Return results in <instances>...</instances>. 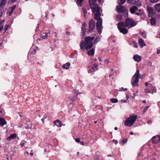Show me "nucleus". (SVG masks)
I'll list each match as a JSON object with an SVG mask.
<instances>
[{"instance_id": "f257e3e1", "label": "nucleus", "mask_w": 160, "mask_h": 160, "mask_svg": "<svg viewBox=\"0 0 160 160\" xmlns=\"http://www.w3.org/2000/svg\"><path fill=\"white\" fill-rule=\"evenodd\" d=\"M89 3L92 12L95 13L94 18L97 21L96 23V27L98 32L101 34L102 32V20L100 18V8L98 6L96 2L92 0H90Z\"/></svg>"}, {"instance_id": "4d7b16f0", "label": "nucleus", "mask_w": 160, "mask_h": 160, "mask_svg": "<svg viewBox=\"0 0 160 160\" xmlns=\"http://www.w3.org/2000/svg\"><path fill=\"white\" fill-rule=\"evenodd\" d=\"M81 144L82 145H84V143L83 142H80Z\"/></svg>"}, {"instance_id": "2f4dec72", "label": "nucleus", "mask_w": 160, "mask_h": 160, "mask_svg": "<svg viewBox=\"0 0 160 160\" xmlns=\"http://www.w3.org/2000/svg\"><path fill=\"white\" fill-rule=\"evenodd\" d=\"M135 14L138 16H139L141 19H142L143 18V16H143V14L142 12H137L135 13Z\"/></svg>"}, {"instance_id": "b1692460", "label": "nucleus", "mask_w": 160, "mask_h": 160, "mask_svg": "<svg viewBox=\"0 0 160 160\" xmlns=\"http://www.w3.org/2000/svg\"><path fill=\"white\" fill-rule=\"evenodd\" d=\"M126 1V0H119L118 1V4L119 5H122L124 4Z\"/></svg>"}, {"instance_id": "aec40b11", "label": "nucleus", "mask_w": 160, "mask_h": 160, "mask_svg": "<svg viewBox=\"0 0 160 160\" xmlns=\"http://www.w3.org/2000/svg\"><path fill=\"white\" fill-rule=\"evenodd\" d=\"M95 50L92 48L88 52V54L89 56H92L94 54Z\"/></svg>"}, {"instance_id": "09e8293b", "label": "nucleus", "mask_w": 160, "mask_h": 160, "mask_svg": "<svg viewBox=\"0 0 160 160\" xmlns=\"http://www.w3.org/2000/svg\"><path fill=\"white\" fill-rule=\"evenodd\" d=\"M98 66V65H97V64H94V65H93V68H96Z\"/></svg>"}, {"instance_id": "c03bdc74", "label": "nucleus", "mask_w": 160, "mask_h": 160, "mask_svg": "<svg viewBox=\"0 0 160 160\" xmlns=\"http://www.w3.org/2000/svg\"><path fill=\"white\" fill-rule=\"evenodd\" d=\"M134 45V47L136 48H137L138 47V44L135 42H133Z\"/></svg>"}, {"instance_id": "423d86ee", "label": "nucleus", "mask_w": 160, "mask_h": 160, "mask_svg": "<svg viewBox=\"0 0 160 160\" xmlns=\"http://www.w3.org/2000/svg\"><path fill=\"white\" fill-rule=\"evenodd\" d=\"M124 23L125 27L129 28L134 27L136 25V23L134 20L129 18L126 19Z\"/></svg>"}, {"instance_id": "dca6fc26", "label": "nucleus", "mask_w": 160, "mask_h": 160, "mask_svg": "<svg viewBox=\"0 0 160 160\" xmlns=\"http://www.w3.org/2000/svg\"><path fill=\"white\" fill-rule=\"evenodd\" d=\"M138 9L137 7L135 6H132L130 8V11L132 13H133L135 12Z\"/></svg>"}, {"instance_id": "bf43d9fd", "label": "nucleus", "mask_w": 160, "mask_h": 160, "mask_svg": "<svg viewBox=\"0 0 160 160\" xmlns=\"http://www.w3.org/2000/svg\"><path fill=\"white\" fill-rule=\"evenodd\" d=\"M2 16V11H0V17Z\"/></svg>"}, {"instance_id": "3c124183", "label": "nucleus", "mask_w": 160, "mask_h": 160, "mask_svg": "<svg viewBox=\"0 0 160 160\" xmlns=\"http://www.w3.org/2000/svg\"><path fill=\"white\" fill-rule=\"evenodd\" d=\"M105 62H107V63H108L109 62V60L108 59H107L105 60Z\"/></svg>"}, {"instance_id": "cd10ccee", "label": "nucleus", "mask_w": 160, "mask_h": 160, "mask_svg": "<svg viewBox=\"0 0 160 160\" xmlns=\"http://www.w3.org/2000/svg\"><path fill=\"white\" fill-rule=\"evenodd\" d=\"M83 0H77V4L79 6H81L83 2Z\"/></svg>"}, {"instance_id": "7ed1b4c3", "label": "nucleus", "mask_w": 160, "mask_h": 160, "mask_svg": "<svg viewBox=\"0 0 160 160\" xmlns=\"http://www.w3.org/2000/svg\"><path fill=\"white\" fill-rule=\"evenodd\" d=\"M141 76L142 77L143 76H142L141 74H139V70H137L135 74L133 76L132 80V84L133 87H134L138 86V79L141 78Z\"/></svg>"}, {"instance_id": "9b49d317", "label": "nucleus", "mask_w": 160, "mask_h": 160, "mask_svg": "<svg viewBox=\"0 0 160 160\" xmlns=\"http://www.w3.org/2000/svg\"><path fill=\"white\" fill-rule=\"evenodd\" d=\"M53 123L54 125L53 126V127H54L55 125H56L58 127H60L62 126V122L58 119L54 121L53 122Z\"/></svg>"}, {"instance_id": "6e6d98bb", "label": "nucleus", "mask_w": 160, "mask_h": 160, "mask_svg": "<svg viewBox=\"0 0 160 160\" xmlns=\"http://www.w3.org/2000/svg\"><path fill=\"white\" fill-rule=\"evenodd\" d=\"M70 34V32L68 31H67L66 32V34L68 35H69Z\"/></svg>"}, {"instance_id": "9d476101", "label": "nucleus", "mask_w": 160, "mask_h": 160, "mask_svg": "<svg viewBox=\"0 0 160 160\" xmlns=\"http://www.w3.org/2000/svg\"><path fill=\"white\" fill-rule=\"evenodd\" d=\"M160 141V136L159 135L155 136L153 137L152 139V142L153 143L156 144Z\"/></svg>"}, {"instance_id": "bb28decb", "label": "nucleus", "mask_w": 160, "mask_h": 160, "mask_svg": "<svg viewBox=\"0 0 160 160\" xmlns=\"http://www.w3.org/2000/svg\"><path fill=\"white\" fill-rule=\"evenodd\" d=\"M45 34V35L42 36V37L44 39H46L47 38L48 36V34H50V32H49L48 31V32H46Z\"/></svg>"}, {"instance_id": "13d9d810", "label": "nucleus", "mask_w": 160, "mask_h": 160, "mask_svg": "<svg viewBox=\"0 0 160 160\" xmlns=\"http://www.w3.org/2000/svg\"><path fill=\"white\" fill-rule=\"evenodd\" d=\"M160 53V50H158L157 51V53L159 54Z\"/></svg>"}, {"instance_id": "f704fd0d", "label": "nucleus", "mask_w": 160, "mask_h": 160, "mask_svg": "<svg viewBox=\"0 0 160 160\" xmlns=\"http://www.w3.org/2000/svg\"><path fill=\"white\" fill-rule=\"evenodd\" d=\"M124 13L123 14V16L124 17L126 18L128 17V13L127 12H126L125 11V12H124Z\"/></svg>"}, {"instance_id": "ea45409f", "label": "nucleus", "mask_w": 160, "mask_h": 160, "mask_svg": "<svg viewBox=\"0 0 160 160\" xmlns=\"http://www.w3.org/2000/svg\"><path fill=\"white\" fill-rule=\"evenodd\" d=\"M25 143L24 142L22 141L20 143V145L21 147H22L24 146Z\"/></svg>"}, {"instance_id": "473e14b6", "label": "nucleus", "mask_w": 160, "mask_h": 160, "mask_svg": "<svg viewBox=\"0 0 160 160\" xmlns=\"http://www.w3.org/2000/svg\"><path fill=\"white\" fill-rule=\"evenodd\" d=\"M149 108V106H147L145 107L143 110V113H144Z\"/></svg>"}, {"instance_id": "2eb2a0df", "label": "nucleus", "mask_w": 160, "mask_h": 160, "mask_svg": "<svg viewBox=\"0 0 160 160\" xmlns=\"http://www.w3.org/2000/svg\"><path fill=\"white\" fill-rule=\"evenodd\" d=\"M7 123V122L5 121L4 118L0 117V124L2 127H3L4 125Z\"/></svg>"}, {"instance_id": "774afa93", "label": "nucleus", "mask_w": 160, "mask_h": 160, "mask_svg": "<svg viewBox=\"0 0 160 160\" xmlns=\"http://www.w3.org/2000/svg\"><path fill=\"white\" fill-rule=\"evenodd\" d=\"M98 59L100 61H102L100 57L98 58Z\"/></svg>"}, {"instance_id": "f03ea898", "label": "nucleus", "mask_w": 160, "mask_h": 160, "mask_svg": "<svg viewBox=\"0 0 160 160\" xmlns=\"http://www.w3.org/2000/svg\"><path fill=\"white\" fill-rule=\"evenodd\" d=\"M93 37H86L84 39L85 42L83 40H81L80 42V46L82 50H85L84 47L86 49L91 48L93 45L92 41L94 39Z\"/></svg>"}, {"instance_id": "412c9836", "label": "nucleus", "mask_w": 160, "mask_h": 160, "mask_svg": "<svg viewBox=\"0 0 160 160\" xmlns=\"http://www.w3.org/2000/svg\"><path fill=\"white\" fill-rule=\"evenodd\" d=\"M100 38L99 37H97L94 41V42H93L94 44H97V43L100 41Z\"/></svg>"}, {"instance_id": "6ab92c4d", "label": "nucleus", "mask_w": 160, "mask_h": 160, "mask_svg": "<svg viewBox=\"0 0 160 160\" xmlns=\"http://www.w3.org/2000/svg\"><path fill=\"white\" fill-rule=\"evenodd\" d=\"M140 0H133L134 4L138 6H141L142 5V3L140 1Z\"/></svg>"}, {"instance_id": "4468645a", "label": "nucleus", "mask_w": 160, "mask_h": 160, "mask_svg": "<svg viewBox=\"0 0 160 160\" xmlns=\"http://www.w3.org/2000/svg\"><path fill=\"white\" fill-rule=\"evenodd\" d=\"M86 23L85 22H83L82 26V34L84 36L85 34V28Z\"/></svg>"}, {"instance_id": "58836bf2", "label": "nucleus", "mask_w": 160, "mask_h": 160, "mask_svg": "<svg viewBox=\"0 0 160 160\" xmlns=\"http://www.w3.org/2000/svg\"><path fill=\"white\" fill-rule=\"evenodd\" d=\"M127 139L124 138L122 140V142L123 143H126L127 142Z\"/></svg>"}, {"instance_id": "e2e57ef3", "label": "nucleus", "mask_w": 160, "mask_h": 160, "mask_svg": "<svg viewBox=\"0 0 160 160\" xmlns=\"http://www.w3.org/2000/svg\"><path fill=\"white\" fill-rule=\"evenodd\" d=\"M148 85V82H146L145 83V85L146 86H147Z\"/></svg>"}, {"instance_id": "37998d69", "label": "nucleus", "mask_w": 160, "mask_h": 160, "mask_svg": "<svg viewBox=\"0 0 160 160\" xmlns=\"http://www.w3.org/2000/svg\"><path fill=\"white\" fill-rule=\"evenodd\" d=\"M112 141H113V142H114L115 143V144L116 145L118 143V141L116 140L113 139V140Z\"/></svg>"}, {"instance_id": "4c0bfd02", "label": "nucleus", "mask_w": 160, "mask_h": 160, "mask_svg": "<svg viewBox=\"0 0 160 160\" xmlns=\"http://www.w3.org/2000/svg\"><path fill=\"white\" fill-rule=\"evenodd\" d=\"M77 98V96H73V97H69V98L70 99V100H73V99H75V98Z\"/></svg>"}, {"instance_id": "a19ab883", "label": "nucleus", "mask_w": 160, "mask_h": 160, "mask_svg": "<svg viewBox=\"0 0 160 160\" xmlns=\"http://www.w3.org/2000/svg\"><path fill=\"white\" fill-rule=\"evenodd\" d=\"M100 159V157L98 156H97L95 157L94 160H98Z\"/></svg>"}, {"instance_id": "a211bd4d", "label": "nucleus", "mask_w": 160, "mask_h": 160, "mask_svg": "<svg viewBox=\"0 0 160 160\" xmlns=\"http://www.w3.org/2000/svg\"><path fill=\"white\" fill-rule=\"evenodd\" d=\"M70 65V63L69 62H67L65 64H64L62 65V68L64 69H68L69 68Z\"/></svg>"}, {"instance_id": "5701e85b", "label": "nucleus", "mask_w": 160, "mask_h": 160, "mask_svg": "<svg viewBox=\"0 0 160 160\" xmlns=\"http://www.w3.org/2000/svg\"><path fill=\"white\" fill-rule=\"evenodd\" d=\"M151 24L152 25H155L156 24V20L154 18H152L151 19Z\"/></svg>"}, {"instance_id": "0eeeda50", "label": "nucleus", "mask_w": 160, "mask_h": 160, "mask_svg": "<svg viewBox=\"0 0 160 160\" xmlns=\"http://www.w3.org/2000/svg\"><path fill=\"white\" fill-rule=\"evenodd\" d=\"M147 9L150 17H152L155 15L156 12L153 8L151 6H148L147 8Z\"/></svg>"}, {"instance_id": "72a5a7b5", "label": "nucleus", "mask_w": 160, "mask_h": 160, "mask_svg": "<svg viewBox=\"0 0 160 160\" xmlns=\"http://www.w3.org/2000/svg\"><path fill=\"white\" fill-rule=\"evenodd\" d=\"M144 92L146 93H151V91H150V89H148V88L145 89Z\"/></svg>"}, {"instance_id": "49530a36", "label": "nucleus", "mask_w": 160, "mask_h": 160, "mask_svg": "<svg viewBox=\"0 0 160 160\" xmlns=\"http://www.w3.org/2000/svg\"><path fill=\"white\" fill-rule=\"evenodd\" d=\"M83 12L84 14H86L87 13V10L85 9L84 8H83Z\"/></svg>"}, {"instance_id": "c756f323", "label": "nucleus", "mask_w": 160, "mask_h": 160, "mask_svg": "<svg viewBox=\"0 0 160 160\" xmlns=\"http://www.w3.org/2000/svg\"><path fill=\"white\" fill-rule=\"evenodd\" d=\"M95 71L94 68L92 67L91 68H90L88 71V72L89 73H91Z\"/></svg>"}, {"instance_id": "8fccbe9b", "label": "nucleus", "mask_w": 160, "mask_h": 160, "mask_svg": "<svg viewBox=\"0 0 160 160\" xmlns=\"http://www.w3.org/2000/svg\"><path fill=\"white\" fill-rule=\"evenodd\" d=\"M3 28V25H1L0 26V32L2 30Z\"/></svg>"}, {"instance_id": "052dcab7", "label": "nucleus", "mask_w": 160, "mask_h": 160, "mask_svg": "<svg viewBox=\"0 0 160 160\" xmlns=\"http://www.w3.org/2000/svg\"><path fill=\"white\" fill-rule=\"evenodd\" d=\"M41 120L42 122L44 123V118H42L41 119Z\"/></svg>"}, {"instance_id": "603ef678", "label": "nucleus", "mask_w": 160, "mask_h": 160, "mask_svg": "<svg viewBox=\"0 0 160 160\" xmlns=\"http://www.w3.org/2000/svg\"><path fill=\"white\" fill-rule=\"evenodd\" d=\"M152 123V121L150 120H148L147 122L148 124H150Z\"/></svg>"}, {"instance_id": "a18cd8bd", "label": "nucleus", "mask_w": 160, "mask_h": 160, "mask_svg": "<svg viewBox=\"0 0 160 160\" xmlns=\"http://www.w3.org/2000/svg\"><path fill=\"white\" fill-rule=\"evenodd\" d=\"M152 85H151L150 86L148 87V89H150V91H151V90L152 89Z\"/></svg>"}, {"instance_id": "e433bc0d", "label": "nucleus", "mask_w": 160, "mask_h": 160, "mask_svg": "<svg viewBox=\"0 0 160 160\" xmlns=\"http://www.w3.org/2000/svg\"><path fill=\"white\" fill-rule=\"evenodd\" d=\"M128 2L129 3H131L132 4H133V0H128Z\"/></svg>"}, {"instance_id": "f3484780", "label": "nucleus", "mask_w": 160, "mask_h": 160, "mask_svg": "<svg viewBox=\"0 0 160 160\" xmlns=\"http://www.w3.org/2000/svg\"><path fill=\"white\" fill-rule=\"evenodd\" d=\"M138 43L142 47H143L144 46L146 45L144 42L143 40L141 38L138 39Z\"/></svg>"}, {"instance_id": "5fc2aeb1", "label": "nucleus", "mask_w": 160, "mask_h": 160, "mask_svg": "<svg viewBox=\"0 0 160 160\" xmlns=\"http://www.w3.org/2000/svg\"><path fill=\"white\" fill-rule=\"evenodd\" d=\"M13 12H12V11H11L9 12V13H8V15H9V16H10V15H11L12 13Z\"/></svg>"}, {"instance_id": "4be33fe9", "label": "nucleus", "mask_w": 160, "mask_h": 160, "mask_svg": "<svg viewBox=\"0 0 160 160\" xmlns=\"http://www.w3.org/2000/svg\"><path fill=\"white\" fill-rule=\"evenodd\" d=\"M155 8L157 11L160 12V3L156 4Z\"/></svg>"}, {"instance_id": "ddd939ff", "label": "nucleus", "mask_w": 160, "mask_h": 160, "mask_svg": "<svg viewBox=\"0 0 160 160\" xmlns=\"http://www.w3.org/2000/svg\"><path fill=\"white\" fill-rule=\"evenodd\" d=\"M133 58L135 61L138 62L141 60L142 58L140 56L137 54L134 56Z\"/></svg>"}, {"instance_id": "864d4df0", "label": "nucleus", "mask_w": 160, "mask_h": 160, "mask_svg": "<svg viewBox=\"0 0 160 160\" xmlns=\"http://www.w3.org/2000/svg\"><path fill=\"white\" fill-rule=\"evenodd\" d=\"M121 101L123 103H126L127 102L126 100H123L122 99L121 100Z\"/></svg>"}, {"instance_id": "0e129e2a", "label": "nucleus", "mask_w": 160, "mask_h": 160, "mask_svg": "<svg viewBox=\"0 0 160 160\" xmlns=\"http://www.w3.org/2000/svg\"><path fill=\"white\" fill-rule=\"evenodd\" d=\"M130 134L131 135H132L133 134V132H130Z\"/></svg>"}, {"instance_id": "c85d7f7f", "label": "nucleus", "mask_w": 160, "mask_h": 160, "mask_svg": "<svg viewBox=\"0 0 160 160\" xmlns=\"http://www.w3.org/2000/svg\"><path fill=\"white\" fill-rule=\"evenodd\" d=\"M111 102L112 103H117L118 102V100L116 98H112L110 99Z\"/></svg>"}, {"instance_id": "79ce46f5", "label": "nucleus", "mask_w": 160, "mask_h": 160, "mask_svg": "<svg viewBox=\"0 0 160 160\" xmlns=\"http://www.w3.org/2000/svg\"><path fill=\"white\" fill-rule=\"evenodd\" d=\"M75 141L77 142H80V140L79 138H77L75 139Z\"/></svg>"}, {"instance_id": "393cba45", "label": "nucleus", "mask_w": 160, "mask_h": 160, "mask_svg": "<svg viewBox=\"0 0 160 160\" xmlns=\"http://www.w3.org/2000/svg\"><path fill=\"white\" fill-rule=\"evenodd\" d=\"M7 0H2L0 3V8H2L3 6L5 4Z\"/></svg>"}, {"instance_id": "a878e982", "label": "nucleus", "mask_w": 160, "mask_h": 160, "mask_svg": "<svg viewBox=\"0 0 160 160\" xmlns=\"http://www.w3.org/2000/svg\"><path fill=\"white\" fill-rule=\"evenodd\" d=\"M117 21H119L121 20L122 18V15L118 14L116 17Z\"/></svg>"}, {"instance_id": "6e6552de", "label": "nucleus", "mask_w": 160, "mask_h": 160, "mask_svg": "<svg viewBox=\"0 0 160 160\" xmlns=\"http://www.w3.org/2000/svg\"><path fill=\"white\" fill-rule=\"evenodd\" d=\"M116 11L119 13H123L126 10L125 8L122 6L118 5L117 6Z\"/></svg>"}, {"instance_id": "69168bd1", "label": "nucleus", "mask_w": 160, "mask_h": 160, "mask_svg": "<svg viewBox=\"0 0 160 160\" xmlns=\"http://www.w3.org/2000/svg\"><path fill=\"white\" fill-rule=\"evenodd\" d=\"M142 102L144 103H145L146 102V100H144L142 101Z\"/></svg>"}, {"instance_id": "20e7f679", "label": "nucleus", "mask_w": 160, "mask_h": 160, "mask_svg": "<svg viewBox=\"0 0 160 160\" xmlns=\"http://www.w3.org/2000/svg\"><path fill=\"white\" fill-rule=\"evenodd\" d=\"M137 118V116L136 115L134 116L130 115L129 118L125 121V125L127 126H131L135 122Z\"/></svg>"}, {"instance_id": "7c9ffc66", "label": "nucleus", "mask_w": 160, "mask_h": 160, "mask_svg": "<svg viewBox=\"0 0 160 160\" xmlns=\"http://www.w3.org/2000/svg\"><path fill=\"white\" fill-rule=\"evenodd\" d=\"M152 93L153 94L154 93H156L157 91L156 88L155 86H152Z\"/></svg>"}, {"instance_id": "de8ad7c7", "label": "nucleus", "mask_w": 160, "mask_h": 160, "mask_svg": "<svg viewBox=\"0 0 160 160\" xmlns=\"http://www.w3.org/2000/svg\"><path fill=\"white\" fill-rule=\"evenodd\" d=\"M122 90H121L120 91H126L127 90V88H122Z\"/></svg>"}, {"instance_id": "c9c22d12", "label": "nucleus", "mask_w": 160, "mask_h": 160, "mask_svg": "<svg viewBox=\"0 0 160 160\" xmlns=\"http://www.w3.org/2000/svg\"><path fill=\"white\" fill-rule=\"evenodd\" d=\"M16 8V5H14V6H13L12 7V8H11V11H12V12H13V11L15 9V8Z\"/></svg>"}, {"instance_id": "338daca9", "label": "nucleus", "mask_w": 160, "mask_h": 160, "mask_svg": "<svg viewBox=\"0 0 160 160\" xmlns=\"http://www.w3.org/2000/svg\"><path fill=\"white\" fill-rule=\"evenodd\" d=\"M113 74H110L109 75V77H112L113 75Z\"/></svg>"}, {"instance_id": "f8f14e48", "label": "nucleus", "mask_w": 160, "mask_h": 160, "mask_svg": "<svg viewBox=\"0 0 160 160\" xmlns=\"http://www.w3.org/2000/svg\"><path fill=\"white\" fill-rule=\"evenodd\" d=\"M17 136L16 134L15 133L11 134L7 138V140L8 141H11L13 139L16 138Z\"/></svg>"}, {"instance_id": "1a4fd4ad", "label": "nucleus", "mask_w": 160, "mask_h": 160, "mask_svg": "<svg viewBox=\"0 0 160 160\" xmlns=\"http://www.w3.org/2000/svg\"><path fill=\"white\" fill-rule=\"evenodd\" d=\"M95 27V22L93 20L91 19L89 22V28L88 32H91L93 30Z\"/></svg>"}, {"instance_id": "680f3d73", "label": "nucleus", "mask_w": 160, "mask_h": 160, "mask_svg": "<svg viewBox=\"0 0 160 160\" xmlns=\"http://www.w3.org/2000/svg\"><path fill=\"white\" fill-rule=\"evenodd\" d=\"M4 22V20H3L2 21L0 22V24H2V23H3Z\"/></svg>"}, {"instance_id": "39448f33", "label": "nucleus", "mask_w": 160, "mask_h": 160, "mask_svg": "<svg viewBox=\"0 0 160 160\" xmlns=\"http://www.w3.org/2000/svg\"><path fill=\"white\" fill-rule=\"evenodd\" d=\"M118 28L120 32L123 34H126L128 32V30L124 28L125 27L124 22H120L118 23Z\"/></svg>"}]
</instances>
